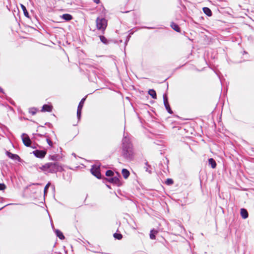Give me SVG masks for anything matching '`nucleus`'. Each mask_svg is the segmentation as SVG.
I'll return each instance as SVG.
<instances>
[{"mask_svg": "<svg viewBox=\"0 0 254 254\" xmlns=\"http://www.w3.org/2000/svg\"><path fill=\"white\" fill-rule=\"evenodd\" d=\"M122 156L127 160L130 161L134 157L133 145L130 139L124 137L122 140Z\"/></svg>", "mask_w": 254, "mask_h": 254, "instance_id": "obj_1", "label": "nucleus"}, {"mask_svg": "<svg viewBox=\"0 0 254 254\" xmlns=\"http://www.w3.org/2000/svg\"><path fill=\"white\" fill-rule=\"evenodd\" d=\"M39 169L43 172L50 173H56L63 170L62 165L58 162L47 163L40 167Z\"/></svg>", "mask_w": 254, "mask_h": 254, "instance_id": "obj_2", "label": "nucleus"}, {"mask_svg": "<svg viewBox=\"0 0 254 254\" xmlns=\"http://www.w3.org/2000/svg\"><path fill=\"white\" fill-rule=\"evenodd\" d=\"M96 22L97 29L104 32L107 26V20L103 17H97Z\"/></svg>", "mask_w": 254, "mask_h": 254, "instance_id": "obj_3", "label": "nucleus"}, {"mask_svg": "<svg viewBox=\"0 0 254 254\" xmlns=\"http://www.w3.org/2000/svg\"><path fill=\"white\" fill-rule=\"evenodd\" d=\"M91 173L93 175L98 179H101L102 175L100 173V167L95 165H93L90 170Z\"/></svg>", "mask_w": 254, "mask_h": 254, "instance_id": "obj_4", "label": "nucleus"}, {"mask_svg": "<svg viewBox=\"0 0 254 254\" xmlns=\"http://www.w3.org/2000/svg\"><path fill=\"white\" fill-rule=\"evenodd\" d=\"M32 153L37 158H43L47 154L46 150L36 149L32 152Z\"/></svg>", "mask_w": 254, "mask_h": 254, "instance_id": "obj_5", "label": "nucleus"}, {"mask_svg": "<svg viewBox=\"0 0 254 254\" xmlns=\"http://www.w3.org/2000/svg\"><path fill=\"white\" fill-rule=\"evenodd\" d=\"M22 140L23 144L27 147L31 146L32 141L26 133H22L21 135Z\"/></svg>", "mask_w": 254, "mask_h": 254, "instance_id": "obj_6", "label": "nucleus"}, {"mask_svg": "<svg viewBox=\"0 0 254 254\" xmlns=\"http://www.w3.org/2000/svg\"><path fill=\"white\" fill-rule=\"evenodd\" d=\"M105 180L109 183L116 185L118 186H120L121 185L120 180L117 176H113L109 178H105Z\"/></svg>", "mask_w": 254, "mask_h": 254, "instance_id": "obj_7", "label": "nucleus"}, {"mask_svg": "<svg viewBox=\"0 0 254 254\" xmlns=\"http://www.w3.org/2000/svg\"><path fill=\"white\" fill-rule=\"evenodd\" d=\"M163 101L166 110L169 114H172L173 113V111L170 106L167 96L165 94L163 95Z\"/></svg>", "mask_w": 254, "mask_h": 254, "instance_id": "obj_8", "label": "nucleus"}, {"mask_svg": "<svg viewBox=\"0 0 254 254\" xmlns=\"http://www.w3.org/2000/svg\"><path fill=\"white\" fill-rule=\"evenodd\" d=\"M6 154L9 158L12 160H17L19 162H21V161L20 157L17 154H13L8 151H6Z\"/></svg>", "mask_w": 254, "mask_h": 254, "instance_id": "obj_9", "label": "nucleus"}, {"mask_svg": "<svg viewBox=\"0 0 254 254\" xmlns=\"http://www.w3.org/2000/svg\"><path fill=\"white\" fill-rule=\"evenodd\" d=\"M53 109V106L51 105L48 104H44L42 108L41 111L45 112H50L52 111Z\"/></svg>", "mask_w": 254, "mask_h": 254, "instance_id": "obj_10", "label": "nucleus"}, {"mask_svg": "<svg viewBox=\"0 0 254 254\" xmlns=\"http://www.w3.org/2000/svg\"><path fill=\"white\" fill-rule=\"evenodd\" d=\"M36 135L37 136H40V137L44 136V137H46V141H47V142L48 144V145L50 146H51V147H53V142L51 141V140L50 139L49 136L47 135L46 133L45 134H44V135L38 133Z\"/></svg>", "mask_w": 254, "mask_h": 254, "instance_id": "obj_11", "label": "nucleus"}, {"mask_svg": "<svg viewBox=\"0 0 254 254\" xmlns=\"http://www.w3.org/2000/svg\"><path fill=\"white\" fill-rule=\"evenodd\" d=\"M61 18L66 21H69L72 19V16L68 13H65L60 16Z\"/></svg>", "mask_w": 254, "mask_h": 254, "instance_id": "obj_12", "label": "nucleus"}, {"mask_svg": "<svg viewBox=\"0 0 254 254\" xmlns=\"http://www.w3.org/2000/svg\"><path fill=\"white\" fill-rule=\"evenodd\" d=\"M240 214L242 217L244 219H246L249 216L248 211L245 208H241L240 210Z\"/></svg>", "mask_w": 254, "mask_h": 254, "instance_id": "obj_13", "label": "nucleus"}, {"mask_svg": "<svg viewBox=\"0 0 254 254\" xmlns=\"http://www.w3.org/2000/svg\"><path fill=\"white\" fill-rule=\"evenodd\" d=\"M208 164L213 169L215 168L217 166L216 161L213 158H212L208 159Z\"/></svg>", "mask_w": 254, "mask_h": 254, "instance_id": "obj_14", "label": "nucleus"}, {"mask_svg": "<svg viewBox=\"0 0 254 254\" xmlns=\"http://www.w3.org/2000/svg\"><path fill=\"white\" fill-rule=\"evenodd\" d=\"M55 233H56L57 237H58L61 240L64 239L65 237H64L63 233L60 230H59L58 229L56 230Z\"/></svg>", "mask_w": 254, "mask_h": 254, "instance_id": "obj_15", "label": "nucleus"}, {"mask_svg": "<svg viewBox=\"0 0 254 254\" xmlns=\"http://www.w3.org/2000/svg\"><path fill=\"white\" fill-rule=\"evenodd\" d=\"M170 26L172 28V29H173L176 32H180L181 28L177 24L174 22H172Z\"/></svg>", "mask_w": 254, "mask_h": 254, "instance_id": "obj_16", "label": "nucleus"}, {"mask_svg": "<svg viewBox=\"0 0 254 254\" xmlns=\"http://www.w3.org/2000/svg\"><path fill=\"white\" fill-rule=\"evenodd\" d=\"M122 175L125 179H127L130 175L129 171L127 169H123L122 171Z\"/></svg>", "mask_w": 254, "mask_h": 254, "instance_id": "obj_17", "label": "nucleus"}, {"mask_svg": "<svg viewBox=\"0 0 254 254\" xmlns=\"http://www.w3.org/2000/svg\"><path fill=\"white\" fill-rule=\"evenodd\" d=\"M203 12L207 16H211L212 14V11L211 9L207 7H204L203 8Z\"/></svg>", "mask_w": 254, "mask_h": 254, "instance_id": "obj_18", "label": "nucleus"}, {"mask_svg": "<svg viewBox=\"0 0 254 254\" xmlns=\"http://www.w3.org/2000/svg\"><path fill=\"white\" fill-rule=\"evenodd\" d=\"M158 233V231L154 229H152L150 231V238L152 240H154L156 238V235Z\"/></svg>", "mask_w": 254, "mask_h": 254, "instance_id": "obj_19", "label": "nucleus"}, {"mask_svg": "<svg viewBox=\"0 0 254 254\" xmlns=\"http://www.w3.org/2000/svg\"><path fill=\"white\" fill-rule=\"evenodd\" d=\"M148 94L153 99L157 98V94L156 91L154 89H149Z\"/></svg>", "mask_w": 254, "mask_h": 254, "instance_id": "obj_20", "label": "nucleus"}, {"mask_svg": "<svg viewBox=\"0 0 254 254\" xmlns=\"http://www.w3.org/2000/svg\"><path fill=\"white\" fill-rule=\"evenodd\" d=\"M85 100H86V97L83 98L81 99V100L80 101V102H79V103L78 104V107H77V110H82L83 106V104L84 103V102H85Z\"/></svg>", "mask_w": 254, "mask_h": 254, "instance_id": "obj_21", "label": "nucleus"}, {"mask_svg": "<svg viewBox=\"0 0 254 254\" xmlns=\"http://www.w3.org/2000/svg\"><path fill=\"white\" fill-rule=\"evenodd\" d=\"M49 158L51 160L59 161L60 159V156L59 155L55 154L53 155H50Z\"/></svg>", "mask_w": 254, "mask_h": 254, "instance_id": "obj_22", "label": "nucleus"}, {"mask_svg": "<svg viewBox=\"0 0 254 254\" xmlns=\"http://www.w3.org/2000/svg\"><path fill=\"white\" fill-rule=\"evenodd\" d=\"M21 8H22V9L23 10V11L24 15L26 17H27L28 18H29L30 17L29 14V13H28V11L26 9V7L24 5H23V4H21Z\"/></svg>", "mask_w": 254, "mask_h": 254, "instance_id": "obj_23", "label": "nucleus"}, {"mask_svg": "<svg viewBox=\"0 0 254 254\" xmlns=\"http://www.w3.org/2000/svg\"><path fill=\"white\" fill-rule=\"evenodd\" d=\"M100 39L101 41L104 43V44L107 45L109 43V41L107 39V38L103 35H100L99 36Z\"/></svg>", "mask_w": 254, "mask_h": 254, "instance_id": "obj_24", "label": "nucleus"}, {"mask_svg": "<svg viewBox=\"0 0 254 254\" xmlns=\"http://www.w3.org/2000/svg\"><path fill=\"white\" fill-rule=\"evenodd\" d=\"M145 167L144 169H145V171L147 172H148L149 174L151 173V166L148 164V162H146L145 163Z\"/></svg>", "mask_w": 254, "mask_h": 254, "instance_id": "obj_25", "label": "nucleus"}, {"mask_svg": "<svg viewBox=\"0 0 254 254\" xmlns=\"http://www.w3.org/2000/svg\"><path fill=\"white\" fill-rule=\"evenodd\" d=\"M114 237L117 240H121L123 238V236L120 233H115L114 234Z\"/></svg>", "mask_w": 254, "mask_h": 254, "instance_id": "obj_26", "label": "nucleus"}, {"mask_svg": "<svg viewBox=\"0 0 254 254\" xmlns=\"http://www.w3.org/2000/svg\"><path fill=\"white\" fill-rule=\"evenodd\" d=\"M114 175V173L111 170H108L106 172V176L107 177H112Z\"/></svg>", "mask_w": 254, "mask_h": 254, "instance_id": "obj_27", "label": "nucleus"}, {"mask_svg": "<svg viewBox=\"0 0 254 254\" xmlns=\"http://www.w3.org/2000/svg\"><path fill=\"white\" fill-rule=\"evenodd\" d=\"M173 183H174V181H173V179H170V178L167 179L165 181V184L167 185H169V186L172 185V184H173Z\"/></svg>", "mask_w": 254, "mask_h": 254, "instance_id": "obj_28", "label": "nucleus"}, {"mask_svg": "<svg viewBox=\"0 0 254 254\" xmlns=\"http://www.w3.org/2000/svg\"><path fill=\"white\" fill-rule=\"evenodd\" d=\"M37 110L35 108H32L29 109V113H30L32 115H34L37 113Z\"/></svg>", "mask_w": 254, "mask_h": 254, "instance_id": "obj_29", "label": "nucleus"}, {"mask_svg": "<svg viewBox=\"0 0 254 254\" xmlns=\"http://www.w3.org/2000/svg\"><path fill=\"white\" fill-rule=\"evenodd\" d=\"M50 185H51V183L50 182H49L45 187L44 190V195H45L47 193L48 190L49 188Z\"/></svg>", "mask_w": 254, "mask_h": 254, "instance_id": "obj_30", "label": "nucleus"}, {"mask_svg": "<svg viewBox=\"0 0 254 254\" xmlns=\"http://www.w3.org/2000/svg\"><path fill=\"white\" fill-rule=\"evenodd\" d=\"M81 111L82 110H77V117L78 120H79L80 119V118L81 116Z\"/></svg>", "mask_w": 254, "mask_h": 254, "instance_id": "obj_31", "label": "nucleus"}, {"mask_svg": "<svg viewBox=\"0 0 254 254\" xmlns=\"http://www.w3.org/2000/svg\"><path fill=\"white\" fill-rule=\"evenodd\" d=\"M6 186L4 184H0V190H4Z\"/></svg>", "mask_w": 254, "mask_h": 254, "instance_id": "obj_32", "label": "nucleus"}, {"mask_svg": "<svg viewBox=\"0 0 254 254\" xmlns=\"http://www.w3.org/2000/svg\"><path fill=\"white\" fill-rule=\"evenodd\" d=\"M130 37V36L129 35L127 36V39H126V42H125V45H127V43L129 41Z\"/></svg>", "mask_w": 254, "mask_h": 254, "instance_id": "obj_33", "label": "nucleus"}, {"mask_svg": "<svg viewBox=\"0 0 254 254\" xmlns=\"http://www.w3.org/2000/svg\"><path fill=\"white\" fill-rule=\"evenodd\" d=\"M130 37V36L129 35L127 36V39H126V42H125V45H127V43L129 41Z\"/></svg>", "mask_w": 254, "mask_h": 254, "instance_id": "obj_34", "label": "nucleus"}, {"mask_svg": "<svg viewBox=\"0 0 254 254\" xmlns=\"http://www.w3.org/2000/svg\"><path fill=\"white\" fill-rule=\"evenodd\" d=\"M37 146H38V145L37 144H34L33 145L31 144V146H30V147L32 148H36Z\"/></svg>", "mask_w": 254, "mask_h": 254, "instance_id": "obj_35", "label": "nucleus"}, {"mask_svg": "<svg viewBox=\"0 0 254 254\" xmlns=\"http://www.w3.org/2000/svg\"><path fill=\"white\" fill-rule=\"evenodd\" d=\"M45 125H47L49 127H51L52 126V124L50 123H47Z\"/></svg>", "mask_w": 254, "mask_h": 254, "instance_id": "obj_36", "label": "nucleus"}, {"mask_svg": "<svg viewBox=\"0 0 254 254\" xmlns=\"http://www.w3.org/2000/svg\"><path fill=\"white\" fill-rule=\"evenodd\" d=\"M96 3L98 4L100 3V0H93Z\"/></svg>", "mask_w": 254, "mask_h": 254, "instance_id": "obj_37", "label": "nucleus"}, {"mask_svg": "<svg viewBox=\"0 0 254 254\" xmlns=\"http://www.w3.org/2000/svg\"><path fill=\"white\" fill-rule=\"evenodd\" d=\"M0 92H1V93H3V94L4 93V90L0 87Z\"/></svg>", "mask_w": 254, "mask_h": 254, "instance_id": "obj_38", "label": "nucleus"}, {"mask_svg": "<svg viewBox=\"0 0 254 254\" xmlns=\"http://www.w3.org/2000/svg\"><path fill=\"white\" fill-rule=\"evenodd\" d=\"M145 28H147V29H153L154 28L153 27H145Z\"/></svg>", "mask_w": 254, "mask_h": 254, "instance_id": "obj_39", "label": "nucleus"}, {"mask_svg": "<svg viewBox=\"0 0 254 254\" xmlns=\"http://www.w3.org/2000/svg\"><path fill=\"white\" fill-rule=\"evenodd\" d=\"M39 185V184H38V183L33 184V185Z\"/></svg>", "mask_w": 254, "mask_h": 254, "instance_id": "obj_40", "label": "nucleus"}, {"mask_svg": "<svg viewBox=\"0 0 254 254\" xmlns=\"http://www.w3.org/2000/svg\"><path fill=\"white\" fill-rule=\"evenodd\" d=\"M106 186H107V187L108 188H110V189L111 188V187H110V186L109 185H107Z\"/></svg>", "mask_w": 254, "mask_h": 254, "instance_id": "obj_41", "label": "nucleus"}, {"mask_svg": "<svg viewBox=\"0 0 254 254\" xmlns=\"http://www.w3.org/2000/svg\"><path fill=\"white\" fill-rule=\"evenodd\" d=\"M244 54H247V52L244 51Z\"/></svg>", "mask_w": 254, "mask_h": 254, "instance_id": "obj_42", "label": "nucleus"}, {"mask_svg": "<svg viewBox=\"0 0 254 254\" xmlns=\"http://www.w3.org/2000/svg\"><path fill=\"white\" fill-rule=\"evenodd\" d=\"M73 156H74L75 155V153H73Z\"/></svg>", "mask_w": 254, "mask_h": 254, "instance_id": "obj_43", "label": "nucleus"}, {"mask_svg": "<svg viewBox=\"0 0 254 254\" xmlns=\"http://www.w3.org/2000/svg\"><path fill=\"white\" fill-rule=\"evenodd\" d=\"M73 156H74L75 155V153H73Z\"/></svg>", "mask_w": 254, "mask_h": 254, "instance_id": "obj_44", "label": "nucleus"}]
</instances>
